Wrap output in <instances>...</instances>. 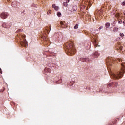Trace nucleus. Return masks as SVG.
<instances>
[{"label":"nucleus","instance_id":"5701e85b","mask_svg":"<svg viewBox=\"0 0 125 125\" xmlns=\"http://www.w3.org/2000/svg\"><path fill=\"white\" fill-rule=\"evenodd\" d=\"M116 122H117V120H114V121L111 122V124H113V125H115V124H116Z\"/></svg>","mask_w":125,"mask_h":125},{"label":"nucleus","instance_id":"39448f33","mask_svg":"<svg viewBox=\"0 0 125 125\" xmlns=\"http://www.w3.org/2000/svg\"><path fill=\"white\" fill-rule=\"evenodd\" d=\"M116 86H118V83L116 82L111 83L107 85L108 88L109 87H116Z\"/></svg>","mask_w":125,"mask_h":125},{"label":"nucleus","instance_id":"423d86ee","mask_svg":"<svg viewBox=\"0 0 125 125\" xmlns=\"http://www.w3.org/2000/svg\"><path fill=\"white\" fill-rule=\"evenodd\" d=\"M8 16V13H7V12H3L0 14V17L2 19H6Z\"/></svg>","mask_w":125,"mask_h":125},{"label":"nucleus","instance_id":"f704fd0d","mask_svg":"<svg viewBox=\"0 0 125 125\" xmlns=\"http://www.w3.org/2000/svg\"><path fill=\"white\" fill-rule=\"evenodd\" d=\"M93 35V36H94V35L95 34H94V33H92Z\"/></svg>","mask_w":125,"mask_h":125},{"label":"nucleus","instance_id":"e433bc0d","mask_svg":"<svg viewBox=\"0 0 125 125\" xmlns=\"http://www.w3.org/2000/svg\"><path fill=\"white\" fill-rule=\"evenodd\" d=\"M124 15L125 16V13H124Z\"/></svg>","mask_w":125,"mask_h":125},{"label":"nucleus","instance_id":"9b49d317","mask_svg":"<svg viewBox=\"0 0 125 125\" xmlns=\"http://www.w3.org/2000/svg\"><path fill=\"white\" fill-rule=\"evenodd\" d=\"M44 72L45 73H51V70L48 68H45L44 69Z\"/></svg>","mask_w":125,"mask_h":125},{"label":"nucleus","instance_id":"0eeeda50","mask_svg":"<svg viewBox=\"0 0 125 125\" xmlns=\"http://www.w3.org/2000/svg\"><path fill=\"white\" fill-rule=\"evenodd\" d=\"M60 24L62 28H67V24H66V22L61 21Z\"/></svg>","mask_w":125,"mask_h":125},{"label":"nucleus","instance_id":"c756f323","mask_svg":"<svg viewBox=\"0 0 125 125\" xmlns=\"http://www.w3.org/2000/svg\"><path fill=\"white\" fill-rule=\"evenodd\" d=\"M0 73L2 74V70H1V68H0Z\"/></svg>","mask_w":125,"mask_h":125},{"label":"nucleus","instance_id":"a878e982","mask_svg":"<svg viewBox=\"0 0 125 125\" xmlns=\"http://www.w3.org/2000/svg\"><path fill=\"white\" fill-rule=\"evenodd\" d=\"M122 5H123V6H125V1H124L122 3Z\"/></svg>","mask_w":125,"mask_h":125},{"label":"nucleus","instance_id":"c9c22d12","mask_svg":"<svg viewBox=\"0 0 125 125\" xmlns=\"http://www.w3.org/2000/svg\"><path fill=\"white\" fill-rule=\"evenodd\" d=\"M0 92H2V91H0Z\"/></svg>","mask_w":125,"mask_h":125},{"label":"nucleus","instance_id":"6e6552de","mask_svg":"<svg viewBox=\"0 0 125 125\" xmlns=\"http://www.w3.org/2000/svg\"><path fill=\"white\" fill-rule=\"evenodd\" d=\"M2 26L3 28H6V29H8V28H10V25H9V24L6 23H4Z\"/></svg>","mask_w":125,"mask_h":125},{"label":"nucleus","instance_id":"dca6fc26","mask_svg":"<svg viewBox=\"0 0 125 125\" xmlns=\"http://www.w3.org/2000/svg\"><path fill=\"white\" fill-rule=\"evenodd\" d=\"M118 31H119V28L118 27H114L113 28V32H118Z\"/></svg>","mask_w":125,"mask_h":125},{"label":"nucleus","instance_id":"aec40b11","mask_svg":"<svg viewBox=\"0 0 125 125\" xmlns=\"http://www.w3.org/2000/svg\"><path fill=\"white\" fill-rule=\"evenodd\" d=\"M119 36H120V37H124V36H125V35H124V33H121L119 34Z\"/></svg>","mask_w":125,"mask_h":125},{"label":"nucleus","instance_id":"ddd939ff","mask_svg":"<svg viewBox=\"0 0 125 125\" xmlns=\"http://www.w3.org/2000/svg\"><path fill=\"white\" fill-rule=\"evenodd\" d=\"M93 44L95 45V46H96V47H97V45H98V42H97V41H96V40L94 39L93 41Z\"/></svg>","mask_w":125,"mask_h":125},{"label":"nucleus","instance_id":"412c9836","mask_svg":"<svg viewBox=\"0 0 125 125\" xmlns=\"http://www.w3.org/2000/svg\"><path fill=\"white\" fill-rule=\"evenodd\" d=\"M57 16H58L59 17H60V16H61V13H60V12H58V13H57Z\"/></svg>","mask_w":125,"mask_h":125},{"label":"nucleus","instance_id":"f8f14e48","mask_svg":"<svg viewBox=\"0 0 125 125\" xmlns=\"http://www.w3.org/2000/svg\"><path fill=\"white\" fill-rule=\"evenodd\" d=\"M99 55V53H98L97 52H94L93 55V58H95L96 57H98Z\"/></svg>","mask_w":125,"mask_h":125},{"label":"nucleus","instance_id":"1a4fd4ad","mask_svg":"<svg viewBox=\"0 0 125 125\" xmlns=\"http://www.w3.org/2000/svg\"><path fill=\"white\" fill-rule=\"evenodd\" d=\"M107 62L108 63V64H109V65H111V63H112V62H113V58H108V59H107L106 60Z\"/></svg>","mask_w":125,"mask_h":125},{"label":"nucleus","instance_id":"7c9ffc66","mask_svg":"<svg viewBox=\"0 0 125 125\" xmlns=\"http://www.w3.org/2000/svg\"><path fill=\"white\" fill-rule=\"evenodd\" d=\"M108 125H114V124L110 122Z\"/></svg>","mask_w":125,"mask_h":125},{"label":"nucleus","instance_id":"b1692460","mask_svg":"<svg viewBox=\"0 0 125 125\" xmlns=\"http://www.w3.org/2000/svg\"><path fill=\"white\" fill-rule=\"evenodd\" d=\"M119 49L121 51H122L123 50V46H120Z\"/></svg>","mask_w":125,"mask_h":125},{"label":"nucleus","instance_id":"c85d7f7f","mask_svg":"<svg viewBox=\"0 0 125 125\" xmlns=\"http://www.w3.org/2000/svg\"><path fill=\"white\" fill-rule=\"evenodd\" d=\"M123 22V21H118L119 24H122V22Z\"/></svg>","mask_w":125,"mask_h":125},{"label":"nucleus","instance_id":"2f4dec72","mask_svg":"<svg viewBox=\"0 0 125 125\" xmlns=\"http://www.w3.org/2000/svg\"><path fill=\"white\" fill-rule=\"evenodd\" d=\"M101 13H101H102V11H99L98 13Z\"/></svg>","mask_w":125,"mask_h":125},{"label":"nucleus","instance_id":"7ed1b4c3","mask_svg":"<svg viewBox=\"0 0 125 125\" xmlns=\"http://www.w3.org/2000/svg\"><path fill=\"white\" fill-rule=\"evenodd\" d=\"M64 47H65L67 52H68L69 55H74V54L76 53V49H75L73 42H67L65 44Z\"/></svg>","mask_w":125,"mask_h":125},{"label":"nucleus","instance_id":"f3484780","mask_svg":"<svg viewBox=\"0 0 125 125\" xmlns=\"http://www.w3.org/2000/svg\"><path fill=\"white\" fill-rule=\"evenodd\" d=\"M78 9V7L77 6H74L73 7V10H74V11H76V10H77Z\"/></svg>","mask_w":125,"mask_h":125},{"label":"nucleus","instance_id":"f257e3e1","mask_svg":"<svg viewBox=\"0 0 125 125\" xmlns=\"http://www.w3.org/2000/svg\"><path fill=\"white\" fill-rule=\"evenodd\" d=\"M21 32H23V29H18L16 32V33H19V35L18 34V35L16 36V39H17L18 41H20V44L21 46H24V47H26L27 45H28V42H27V40L25 39V38L26 37L25 35H20V33H21Z\"/></svg>","mask_w":125,"mask_h":125},{"label":"nucleus","instance_id":"72a5a7b5","mask_svg":"<svg viewBox=\"0 0 125 125\" xmlns=\"http://www.w3.org/2000/svg\"><path fill=\"white\" fill-rule=\"evenodd\" d=\"M100 29H101V27L99 28V30H100Z\"/></svg>","mask_w":125,"mask_h":125},{"label":"nucleus","instance_id":"20e7f679","mask_svg":"<svg viewBox=\"0 0 125 125\" xmlns=\"http://www.w3.org/2000/svg\"><path fill=\"white\" fill-rule=\"evenodd\" d=\"M42 38L43 40H44V42L45 43H48L49 42V39H48V37H47V35H46V32L45 34L42 35Z\"/></svg>","mask_w":125,"mask_h":125},{"label":"nucleus","instance_id":"f03ea898","mask_svg":"<svg viewBox=\"0 0 125 125\" xmlns=\"http://www.w3.org/2000/svg\"><path fill=\"white\" fill-rule=\"evenodd\" d=\"M121 65L122 67L121 68V72H118L116 73H114L113 72L110 73V75L111 78H112L113 79H115V80L123 78V76L125 72V63H122Z\"/></svg>","mask_w":125,"mask_h":125},{"label":"nucleus","instance_id":"9d476101","mask_svg":"<svg viewBox=\"0 0 125 125\" xmlns=\"http://www.w3.org/2000/svg\"><path fill=\"white\" fill-rule=\"evenodd\" d=\"M81 61L82 62H87V61H89V58H82L81 59Z\"/></svg>","mask_w":125,"mask_h":125},{"label":"nucleus","instance_id":"cd10ccee","mask_svg":"<svg viewBox=\"0 0 125 125\" xmlns=\"http://www.w3.org/2000/svg\"><path fill=\"white\" fill-rule=\"evenodd\" d=\"M51 12V10H49V11L47 12V14H50Z\"/></svg>","mask_w":125,"mask_h":125},{"label":"nucleus","instance_id":"2eb2a0df","mask_svg":"<svg viewBox=\"0 0 125 125\" xmlns=\"http://www.w3.org/2000/svg\"><path fill=\"white\" fill-rule=\"evenodd\" d=\"M71 0H67L66 2H64L63 3V5L64 6H65L66 7H67V6H68V3L70 2Z\"/></svg>","mask_w":125,"mask_h":125},{"label":"nucleus","instance_id":"4468645a","mask_svg":"<svg viewBox=\"0 0 125 125\" xmlns=\"http://www.w3.org/2000/svg\"><path fill=\"white\" fill-rule=\"evenodd\" d=\"M50 30H51V27L47 26L46 27V31L47 32V34H49V32H50Z\"/></svg>","mask_w":125,"mask_h":125},{"label":"nucleus","instance_id":"6ab92c4d","mask_svg":"<svg viewBox=\"0 0 125 125\" xmlns=\"http://www.w3.org/2000/svg\"><path fill=\"white\" fill-rule=\"evenodd\" d=\"M78 28H79V24H76L74 26V29H78Z\"/></svg>","mask_w":125,"mask_h":125},{"label":"nucleus","instance_id":"393cba45","mask_svg":"<svg viewBox=\"0 0 125 125\" xmlns=\"http://www.w3.org/2000/svg\"><path fill=\"white\" fill-rule=\"evenodd\" d=\"M54 9L55 10H56V11L58 10V7L57 6L55 7Z\"/></svg>","mask_w":125,"mask_h":125},{"label":"nucleus","instance_id":"4be33fe9","mask_svg":"<svg viewBox=\"0 0 125 125\" xmlns=\"http://www.w3.org/2000/svg\"><path fill=\"white\" fill-rule=\"evenodd\" d=\"M116 15L117 17H120V16H121V14L117 13H116Z\"/></svg>","mask_w":125,"mask_h":125},{"label":"nucleus","instance_id":"473e14b6","mask_svg":"<svg viewBox=\"0 0 125 125\" xmlns=\"http://www.w3.org/2000/svg\"><path fill=\"white\" fill-rule=\"evenodd\" d=\"M118 60L121 61V59H118Z\"/></svg>","mask_w":125,"mask_h":125},{"label":"nucleus","instance_id":"a211bd4d","mask_svg":"<svg viewBox=\"0 0 125 125\" xmlns=\"http://www.w3.org/2000/svg\"><path fill=\"white\" fill-rule=\"evenodd\" d=\"M110 23H109V22L106 23V24H105L106 28H109L110 27Z\"/></svg>","mask_w":125,"mask_h":125},{"label":"nucleus","instance_id":"bb28decb","mask_svg":"<svg viewBox=\"0 0 125 125\" xmlns=\"http://www.w3.org/2000/svg\"><path fill=\"white\" fill-rule=\"evenodd\" d=\"M56 6H55V4H53L52 5V7L53 8H55V7H56Z\"/></svg>","mask_w":125,"mask_h":125}]
</instances>
